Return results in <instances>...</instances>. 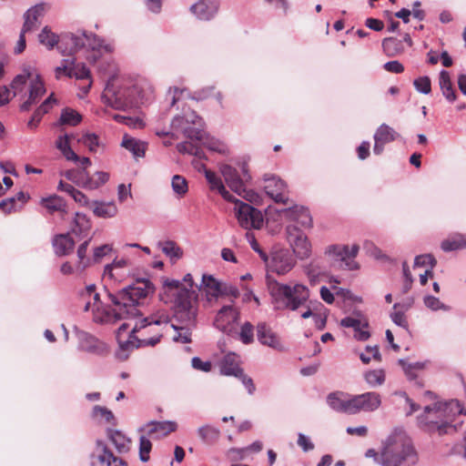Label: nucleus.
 <instances>
[{
  "instance_id": "obj_58",
  "label": "nucleus",
  "mask_w": 466,
  "mask_h": 466,
  "mask_svg": "<svg viewBox=\"0 0 466 466\" xmlns=\"http://www.w3.org/2000/svg\"><path fill=\"white\" fill-rule=\"evenodd\" d=\"M109 179V174L104 171H98L95 173L93 177H89V183L87 186V189H96L100 187L102 185L106 183Z\"/></svg>"
},
{
  "instance_id": "obj_26",
  "label": "nucleus",
  "mask_w": 466,
  "mask_h": 466,
  "mask_svg": "<svg viewBox=\"0 0 466 466\" xmlns=\"http://www.w3.org/2000/svg\"><path fill=\"white\" fill-rule=\"evenodd\" d=\"M294 266V259L286 252L275 253L270 262V268L272 270L279 275H283L290 271Z\"/></svg>"
},
{
  "instance_id": "obj_14",
  "label": "nucleus",
  "mask_w": 466,
  "mask_h": 466,
  "mask_svg": "<svg viewBox=\"0 0 466 466\" xmlns=\"http://www.w3.org/2000/svg\"><path fill=\"white\" fill-rule=\"evenodd\" d=\"M240 318L239 310L232 304L223 306L217 313L214 325L227 334L236 332Z\"/></svg>"
},
{
  "instance_id": "obj_59",
  "label": "nucleus",
  "mask_w": 466,
  "mask_h": 466,
  "mask_svg": "<svg viewBox=\"0 0 466 466\" xmlns=\"http://www.w3.org/2000/svg\"><path fill=\"white\" fill-rule=\"evenodd\" d=\"M72 73L71 77H76V79H90L91 74L90 70L86 67L84 63H76V59L74 58V66H71Z\"/></svg>"
},
{
  "instance_id": "obj_33",
  "label": "nucleus",
  "mask_w": 466,
  "mask_h": 466,
  "mask_svg": "<svg viewBox=\"0 0 466 466\" xmlns=\"http://www.w3.org/2000/svg\"><path fill=\"white\" fill-rule=\"evenodd\" d=\"M38 40L40 44L45 46L48 50L53 49L56 46L58 45V49L62 55H66V50L62 48L63 45H66L63 43V40L59 45V37L57 35L53 33L48 26H45L40 34L38 35Z\"/></svg>"
},
{
  "instance_id": "obj_1",
  "label": "nucleus",
  "mask_w": 466,
  "mask_h": 466,
  "mask_svg": "<svg viewBox=\"0 0 466 466\" xmlns=\"http://www.w3.org/2000/svg\"><path fill=\"white\" fill-rule=\"evenodd\" d=\"M154 291L155 287L149 279H139L116 293L108 292L107 297L113 306L108 315H112L115 319L137 316L139 310L137 307L143 305Z\"/></svg>"
},
{
  "instance_id": "obj_20",
  "label": "nucleus",
  "mask_w": 466,
  "mask_h": 466,
  "mask_svg": "<svg viewBox=\"0 0 466 466\" xmlns=\"http://www.w3.org/2000/svg\"><path fill=\"white\" fill-rule=\"evenodd\" d=\"M177 424L173 421H150L140 429L151 439H161L170 432L175 431Z\"/></svg>"
},
{
  "instance_id": "obj_30",
  "label": "nucleus",
  "mask_w": 466,
  "mask_h": 466,
  "mask_svg": "<svg viewBox=\"0 0 466 466\" xmlns=\"http://www.w3.org/2000/svg\"><path fill=\"white\" fill-rule=\"evenodd\" d=\"M121 146L128 150L135 158L144 157L147 149L146 141L125 135Z\"/></svg>"
},
{
  "instance_id": "obj_23",
  "label": "nucleus",
  "mask_w": 466,
  "mask_h": 466,
  "mask_svg": "<svg viewBox=\"0 0 466 466\" xmlns=\"http://www.w3.org/2000/svg\"><path fill=\"white\" fill-rule=\"evenodd\" d=\"M286 217L293 221L298 228H310L312 226V218L309 210L303 207L295 206L291 208L284 210Z\"/></svg>"
},
{
  "instance_id": "obj_47",
  "label": "nucleus",
  "mask_w": 466,
  "mask_h": 466,
  "mask_svg": "<svg viewBox=\"0 0 466 466\" xmlns=\"http://www.w3.org/2000/svg\"><path fill=\"white\" fill-rule=\"evenodd\" d=\"M159 247H160L162 252L166 256L170 258L171 260L176 261V260L179 259L183 255L182 249L174 241L167 240V241L160 242Z\"/></svg>"
},
{
  "instance_id": "obj_13",
  "label": "nucleus",
  "mask_w": 466,
  "mask_h": 466,
  "mask_svg": "<svg viewBox=\"0 0 466 466\" xmlns=\"http://www.w3.org/2000/svg\"><path fill=\"white\" fill-rule=\"evenodd\" d=\"M286 233L294 255L300 260L309 258L312 246L308 237L296 225H288Z\"/></svg>"
},
{
  "instance_id": "obj_55",
  "label": "nucleus",
  "mask_w": 466,
  "mask_h": 466,
  "mask_svg": "<svg viewBox=\"0 0 466 466\" xmlns=\"http://www.w3.org/2000/svg\"><path fill=\"white\" fill-rule=\"evenodd\" d=\"M42 205L50 212L65 211L66 203L64 199L58 196H52L42 199Z\"/></svg>"
},
{
  "instance_id": "obj_62",
  "label": "nucleus",
  "mask_w": 466,
  "mask_h": 466,
  "mask_svg": "<svg viewBox=\"0 0 466 466\" xmlns=\"http://www.w3.org/2000/svg\"><path fill=\"white\" fill-rule=\"evenodd\" d=\"M205 147L210 151L218 152L221 155H228L229 150L228 146L215 138L208 139L204 142Z\"/></svg>"
},
{
  "instance_id": "obj_44",
  "label": "nucleus",
  "mask_w": 466,
  "mask_h": 466,
  "mask_svg": "<svg viewBox=\"0 0 466 466\" xmlns=\"http://www.w3.org/2000/svg\"><path fill=\"white\" fill-rule=\"evenodd\" d=\"M55 103L56 100L53 98V96L51 95L36 109L32 118L28 121V127L31 128H35L37 126V123L40 121L42 116L46 114Z\"/></svg>"
},
{
  "instance_id": "obj_50",
  "label": "nucleus",
  "mask_w": 466,
  "mask_h": 466,
  "mask_svg": "<svg viewBox=\"0 0 466 466\" xmlns=\"http://www.w3.org/2000/svg\"><path fill=\"white\" fill-rule=\"evenodd\" d=\"M129 326L130 325L128 323L125 322L117 329L116 337L119 348L122 351L129 350L135 348L136 340L135 338H131V334L129 335L127 339H122V335L127 330Z\"/></svg>"
},
{
  "instance_id": "obj_16",
  "label": "nucleus",
  "mask_w": 466,
  "mask_h": 466,
  "mask_svg": "<svg viewBox=\"0 0 466 466\" xmlns=\"http://www.w3.org/2000/svg\"><path fill=\"white\" fill-rule=\"evenodd\" d=\"M264 189L275 202L286 204L288 197L286 195V184L283 180L271 174H265L263 177Z\"/></svg>"
},
{
  "instance_id": "obj_2",
  "label": "nucleus",
  "mask_w": 466,
  "mask_h": 466,
  "mask_svg": "<svg viewBox=\"0 0 466 466\" xmlns=\"http://www.w3.org/2000/svg\"><path fill=\"white\" fill-rule=\"evenodd\" d=\"M198 311V293L187 288L176 295L171 327L175 330L173 340L179 343L191 342L192 330L197 326Z\"/></svg>"
},
{
  "instance_id": "obj_37",
  "label": "nucleus",
  "mask_w": 466,
  "mask_h": 466,
  "mask_svg": "<svg viewBox=\"0 0 466 466\" xmlns=\"http://www.w3.org/2000/svg\"><path fill=\"white\" fill-rule=\"evenodd\" d=\"M62 175L76 186L87 189L89 176L85 168L69 169L65 171Z\"/></svg>"
},
{
  "instance_id": "obj_39",
  "label": "nucleus",
  "mask_w": 466,
  "mask_h": 466,
  "mask_svg": "<svg viewBox=\"0 0 466 466\" xmlns=\"http://www.w3.org/2000/svg\"><path fill=\"white\" fill-rule=\"evenodd\" d=\"M107 436L119 453L129 451L130 440L117 430H108Z\"/></svg>"
},
{
  "instance_id": "obj_57",
  "label": "nucleus",
  "mask_w": 466,
  "mask_h": 466,
  "mask_svg": "<svg viewBox=\"0 0 466 466\" xmlns=\"http://www.w3.org/2000/svg\"><path fill=\"white\" fill-rule=\"evenodd\" d=\"M147 435H141L139 438V459L143 462H147L149 460V453L152 449V443Z\"/></svg>"
},
{
  "instance_id": "obj_36",
  "label": "nucleus",
  "mask_w": 466,
  "mask_h": 466,
  "mask_svg": "<svg viewBox=\"0 0 466 466\" xmlns=\"http://www.w3.org/2000/svg\"><path fill=\"white\" fill-rule=\"evenodd\" d=\"M439 85L443 96L451 103L454 102L457 98L455 90L453 88L451 76L448 71L441 70L439 76Z\"/></svg>"
},
{
  "instance_id": "obj_35",
  "label": "nucleus",
  "mask_w": 466,
  "mask_h": 466,
  "mask_svg": "<svg viewBox=\"0 0 466 466\" xmlns=\"http://www.w3.org/2000/svg\"><path fill=\"white\" fill-rule=\"evenodd\" d=\"M90 241L91 238L85 240L77 248V262L76 263V271L77 274H82L88 267L92 265V257L90 258L86 256Z\"/></svg>"
},
{
  "instance_id": "obj_60",
  "label": "nucleus",
  "mask_w": 466,
  "mask_h": 466,
  "mask_svg": "<svg viewBox=\"0 0 466 466\" xmlns=\"http://www.w3.org/2000/svg\"><path fill=\"white\" fill-rule=\"evenodd\" d=\"M360 358L361 361L365 364H368L371 359L380 361L381 355L380 353L378 346H367L365 352H361L360 354Z\"/></svg>"
},
{
  "instance_id": "obj_19",
  "label": "nucleus",
  "mask_w": 466,
  "mask_h": 466,
  "mask_svg": "<svg viewBox=\"0 0 466 466\" xmlns=\"http://www.w3.org/2000/svg\"><path fill=\"white\" fill-rule=\"evenodd\" d=\"M77 337L79 348L82 350L96 355H102L107 351L106 344L89 333L81 331Z\"/></svg>"
},
{
  "instance_id": "obj_28",
  "label": "nucleus",
  "mask_w": 466,
  "mask_h": 466,
  "mask_svg": "<svg viewBox=\"0 0 466 466\" xmlns=\"http://www.w3.org/2000/svg\"><path fill=\"white\" fill-rule=\"evenodd\" d=\"M220 373L225 376H238L243 370L239 367V357L235 353L224 356L219 364Z\"/></svg>"
},
{
  "instance_id": "obj_42",
  "label": "nucleus",
  "mask_w": 466,
  "mask_h": 466,
  "mask_svg": "<svg viewBox=\"0 0 466 466\" xmlns=\"http://www.w3.org/2000/svg\"><path fill=\"white\" fill-rule=\"evenodd\" d=\"M363 411L370 412L379 409L381 404L380 395L374 391L360 394Z\"/></svg>"
},
{
  "instance_id": "obj_48",
  "label": "nucleus",
  "mask_w": 466,
  "mask_h": 466,
  "mask_svg": "<svg viewBox=\"0 0 466 466\" xmlns=\"http://www.w3.org/2000/svg\"><path fill=\"white\" fill-rule=\"evenodd\" d=\"M91 228L88 218L82 213H76L74 219V226L72 228V233L75 235H81L87 232Z\"/></svg>"
},
{
  "instance_id": "obj_29",
  "label": "nucleus",
  "mask_w": 466,
  "mask_h": 466,
  "mask_svg": "<svg viewBox=\"0 0 466 466\" xmlns=\"http://www.w3.org/2000/svg\"><path fill=\"white\" fill-rule=\"evenodd\" d=\"M55 254L59 257L66 256L73 251L75 241L70 234L56 235L52 241Z\"/></svg>"
},
{
  "instance_id": "obj_24",
  "label": "nucleus",
  "mask_w": 466,
  "mask_h": 466,
  "mask_svg": "<svg viewBox=\"0 0 466 466\" xmlns=\"http://www.w3.org/2000/svg\"><path fill=\"white\" fill-rule=\"evenodd\" d=\"M303 271L312 285L319 282V279L327 276L329 272L328 267L319 258H314L309 264L305 265Z\"/></svg>"
},
{
  "instance_id": "obj_64",
  "label": "nucleus",
  "mask_w": 466,
  "mask_h": 466,
  "mask_svg": "<svg viewBox=\"0 0 466 466\" xmlns=\"http://www.w3.org/2000/svg\"><path fill=\"white\" fill-rule=\"evenodd\" d=\"M112 246L109 244H104L95 248L93 250L92 263L100 262L104 257L112 251Z\"/></svg>"
},
{
  "instance_id": "obj_61",
  "label": "nucleus",
  "mask_w": 466,
  "mask_h": 466,
  "mask_svg": "<svg viewBox=\"0 0 466 466\" xmlns=\"http://www.w3.org/2000/svg\"><path fill=\"white\" fill-rule=\"evenodd\" d=\"M424 305L433 310V311H437V310H444V311H448L450 310V307L445 305L444 303H442L438 298L434 297V296H431V295H427L424 297Z\"/></svg>"
},
{
  "instance_id": "obj_32",
  "label": "nucleus",
  "mask_w": 466,
  "mask_h": 466,
  "mask_svg": "<svg viewBox=\"0 0 466 466\" xmlns=\"http://www.w3.org/2000/svg\"><path fill=\"white\" fill-rule=\"evenodd\" d=\"M197 434L202 443L213 445L220 438V430L211 424H204L198 428Z\"/></svg>"
},
{
  "instance_id": "obj_9",
  "label": "nucleus",
  "mask_w": 466,
  "mask_h": 466,
  "mask_svg": "<svg viewBox=\"0 0 466 466\" xmlns=\"http://www.w3.org/2000/svg\"><path fill=\"white\" fill-rule=\"evenodd\" d=\"M63 43L69 46V55H72L86 46L98 53H110L114 49L111 44L105 43L104 39L93 33H87L86 31L66 35L63 36Z\"/></svg>"
},
{
  "instance_id": "obj_18",
  "label": "nucleus",
  "mask_w": 466,
  "mask_h": 466,
  "mask_svg": "<svg viewBox=\"0 0 466 466\" xmlns=\"http://www.w3.org/2000/svg\"><path fill=\"white\" fill-rule=\"evenodd\" d=\"M340 325L345 328H351L354 331V338L358 340H367L370 338V332L368 331V320L360 317H346L340 320Z\"/></svg>"
},
{
  "instance_id": "obj_11",
  "label": "nucleus",
  "mask_w": 466,
  "mask_h": 466,
  "mask_svg": "<svg viewBox=\"0 0 466 466\" xmlns=\"http://www.w3.org/2000/svg\"><path fill=\"white\" fill-rule=\"evenodd\" d=\"M171 125L173 128L180 130L191 140L200 141L204 137V122L195 111H188L183 116H175Z\"/></svg>"
},
{
  "instance_id": "obj_38",
  "label": "nucleus",
  "mask_w": 466,
  "mask_h": 466,
  "mask_svg": "<svg viewBox=\"0 0 466 466\" xmlns=\"http://www.w3.org/2000/svg\"><path fill=\"white\" fill-rule=\"evenodd\" d=\"M441 248L445 252L466 248V234H454L444 239Z\"/></svg>"
},
{
  "instance_id": "obj_41",
  "label": "nucleus",
  "mask_w": 466,
  "mask_h": 466,
  "mask_svg": "<svg viewBox=\"0 0 466 466\" xmlns=\"http://www.w3.org/2000/svg\"><path fill=\"white\" fill-rule=\"evenodd\" d=\"M328 405L334 410L347 413L348 397L342 392H332L327 397Z\"/></svg>"
},
{
  "instance_id": "obj_10",
  "label": "nucleus",
  "mask_w": 466,
  "mask_h": 466,
  "mask_svg": "<svg viewBox=\"0 0 466 466\" xmlns=\"http://www.w3.org/2000/svg\"><path fill=\"white\" fill-rule=\"evenodd\" d=\"M219 171L223 176L225 182L232 191L244 198L248 200L251 199L252 193L247 191L245 186L246 183L251 179V176L246 163L241 165L242 175L239 174L237 168L228 164H221L219 166Z\"/></svg>"
},
{
  "instance_id": "obj_15",
  "label": "nucleus",
  "mask_w": 466,
  "mask_h": 466,
  "mask_svg": "<svg viewBox=\"0 0 466 466\" xmlns=\"http://www.w3.org/2000/svg\"><path fill=\"white\" fill-rule=\"evenodd\" d=\"M90 466H127V462L114 455L103 441L97 440L90 457Z\"/></svg>"
},
{
  "instance_id": "obj_49",
  "label": "nucleus",
  "mask_w": 466,
  "mask_h": 466,
  "mask_svg": "<svg viewBox=\"0 0 466 466\" xmlns=\"http://www.w3.org/2000/svg\"><path fill=\"white\" fill-rule=\"evenodd\" d=\"M92 418L98 422L112 423L115 420L113 412L106 407L96 405L92 410Z\"/></svg>"
},
{
  "instance_id": "obj_43",
  "label": "nucleus",
  "mask_w": 466,
  "mask_h": 466,
  "mask_svg": "<svg viewBox=\"0 0 466 466\" xmlns=\"http://www.w3.org/2000/svg\"><path fill=\"white\" fill-rule=\"evenodd\" d=\"M399 134L387 124H381L376 130L373 138L379 142L388 144L394 141Z\"/></svg>"
},
{
  "instance_id": "obj_63",
  "label": "nucleus",
  "mask_w": 466,
  "mask_h": 466,
  "mask_svg": "<svg viewBox=\"0 0 466 466\" xmlns=\"http://www.w3.org/2000/svg\"><path fill=\"white\" fill-rule=\"evenodd\" d=\"M239 339L244 344H249L253 341L254 338V327L250 322H245L241 328L240 331L238 333Z\"/></svg>"
},
{
  "instance_id": "obj_27",
  "label": "nucleus",
  "mask_w": 466,
  "mask_h": 466,
  "mask_svg": "<svg viewBox=\"0 0 466 466\" xmlns=\"http://www.w3.org/2000/svg\"><path fill=\"white\" fill-rule=\"evenodd\" d=\"M201 287L208 302L217 301L220 297L221 282L212 275L202 276Z\"/></svg>"
},
{
  "instance_id": "obj_54",
  "label": "nucleus",
  "mask_w": 466,
  "mask_h": 466,
  "mask_svg": "<svg viewBox=\"0 0 466 466\" xmlns=\"http://www.w3.org/2000/svg\"><path fill=\"white\" fill-rule=\"evenodd\" d=\"M128 265V261L125 258L114 259L112 263L106 264L104 268V277L110 279H116L117 276L115 270H120Z\"/></svg>"
},
{
  "instance_id": "obj_45",
  "label": "nucleus",
  "mask_w": 466,
  "mask_h": 466,
  "mask_svg": "<svg viewBox=\"0 0 466 466\" xmlns=\"http://www.w3.org/2000/svg\"><path fill=\"white\" fill-rule=\"evenodd\" d=\"M382 48L388 56H395L404 51L402 41L394 37H387L382 41Z\"/></svg>"
},
{
  "instance_id": "obj_51",
  "label": "nucleus",
  "mask_w": 466,
  "mask_h": 466,
  "mask_svg": "<svg viewBox=\"0 0 466 466\" xmlns=\"http://www.w3.org/2000/svg\"><path fill=\"white\" fill-rule=\"evenodd\" d=\"M81 115L72 108H65L61 112L60 123L63 125L75 127L78 125L81 122Z\"/></svg>"
},
{
  "instance_id": "obj_17",
  "label": "nucleus",
  "mask_w": 466,
  "mask_h": 466,
  "mask_svg": "<svg viewBox=\"0 0 466 466\" xmlns=\"http://www.w3.org/2000/svg\"><path fill=\"white\" fill-rule=\"evenodd\" d=\"M330 260V265L333 267H342L345 265L347 269L357 268V263L354 261H348L349 247L342 245H330L327 247L324 252Z\"/></svg>"
},
{
  "instance_id": "obj_12",
  "label": "nucleus",
  "mask_w": 466,
  "mask_h": 466,
  "mask_svg": "<svg viewBox=\"0 0 466 466\" xmlns=\"http://www.w3.org/2000/svg\"><path fill=\"white\" fill-rule=\"evenodd\" d=\"M235 214L239 226L245 229H259L263 226L261 211L234 198Z\"/></svg>"
},
{
  "instance_id": "obj_5",
  "label": "nucleus",
  "mask_w": 466,
  "mask_h": 466,
  "mask_svg": "<svg viewBox=\"0 0 466 466\" xmlns=\"http://www.w3.org/2000/svg\"><path fill=\"white\" fill-rule=\"evenodd\" d=\"M268 291L275 309L296 311L306 306L309 299V288L300 283H280L270 281Z\"/></svg>"
},
{
  "instance_id": "obj_53",
  "label": "nucleus",
  "mask_w": 466,
  "mask_h": 466,
  "mask_svg": "<svg viewBox=\"0 0 466 466\" xmlns=\"http://www.w3.org/2000/svg\"><path fill=\"white\" fill-rule=\"evenodd\" d=\"M171 187L173 192L178 197H184L188 191V185L187 179L180 176L175 175L171 179Z\"/></svg>"
},
{
  "instance_id": "obj_46",
  "label": "nucleus",
  "mask_w": 466,
  "mask_h": 466,
  "mask_svg": "<svg viewBox=\"0 0 466 466\" xmlns=\"http://www.w3.org/2000/svg\"><path fill=\"white\" fill-rule=\"evenodd\" d=\"M77 142L88 148L91 153H96L103 147L99 137L95 133L86 132L77 139Z\"/></svg>"
},
{
  "instance_id": "obj_3",
  "label": "nucleus",
  "mask_w": 466,
  "mask_h": 466,
  "mask_svg": "<svg viewBox=\"0 0 466 466\" xmlns=\"http://www.w3.org/2000/svg\"><path fill=\"white\" fill-rule=\"evenodd\" d=\"M142 88L131 79L112 76L102 94L103 102L117 110H127L143 102Z\"/></svg>"
},
{
  "instance_id": "obj_52",
  "label": "nucleus",
  "mask_w": 466,
  "mask_h": 466,
  "mask_svg": "<svg viewBox=\"0 0 466 466\" xmlns=\"http://www.w3.org/2000/svg\"><path fill=\"white\" fill-rule=\"evenodd\" d=\"M177 149L181 154H189L196 156L199 158L204 157L202 149L192 141H185L177 145Z\"/></svg>"
},
{
  "instance_id": "obj_25",
  "label": "nucleus",
  "mask_w": 466,
  "mask_h": 466,
  "mask_svg": "<svg viewBox=\"0 0 466 466\" xmlns=\"http://www.w3.org/2000/svg\"><path fill=\"white\" fill-rule=\"evenodd\" d=\"M45 11V5L39 4L35 6L29 8L24 15L25 23L23 25L22 30L23 34H26L27 32H31L38 27L39 25V18L43 15Z\"/></svg>"
},
{
  "instance_id": "obj_21",
  "label": "nucleus",
  "mask_w": 466,
  "mask_h": 466,
  "mask_svg": "<svg viewBox=\"0 0 466 466\" xmlns=\"http://www.w3.org/2000/svg\"><path fill=\"white\" fill-rule=\"evenodd\" d=\"M219 0H199L190 7V11L200 20L208 21L218 11Z\"/></svg>"
},
{
  "instance_id": "obj_6",
  "label": "nucleus",
  "mask_w": 466,
  "mask_h": 466,
  "mask_svg": "<svg viewBox=\"0 0 466 466\" xmlns=\"http://www.w3.org/2000/svg\"><path fill=\"white\" fill-rule=\"evenodd\" d=\"M461 412L462 408L457 400L447 403L436 402L432 406H426L418 420L420 426L426 428L427 431L443 435L453 430L451 425L453 417Z\"/></svg>"
},
{
  "instance_id": "obj_56",
  "label": "nucleus",
  "mask_w": 466,
  "mask_h": 466,
  "mask_svg": "<svg viewBox=\"0 0 466 466\" xmlns=\"http://www.w3.org/2000/svg\"><path fill=\"white\" fill-rule=\"evenodd\" d=\"M365 380L371 387H377L385 381V372L383 370H373L365 373Z\"/></svg>"
},
{
  "instance_id": "obj_31",
  "label": "nucleus",
  "mask_w": 466,
  "mask_h": 466,
  "mask_svg": "<svg viewBox=\"0 0 466 466\" xmlns=\"http://www.w3.org/2000/svg\"><path fill=\"white\" fill-rule=\"evenodd\" d=\"M89 208L96 217L102 218H111L118 213V208L114 202L93 201Z\"/></svg>"
},
{
  "instance_id": "obj_8",
  "label": "nucleus",
  "mask_w": 466,
  "mask_h": 466,
  "mask_svg": "<svg viewBox=\"0 0 466 466\" xmlns=\"http://www.w3.org/2000/svg\"><path fill=\"white\" fill-rule=\"evenodd\" d=\"M27 81L30 82L29 96L27 100L21 105V109L23 111L29 110L30 106L36 103L46 92L44 83L40 79L39 76L30 68H27L25 69L22 74L17 75L12 81L11 88L14 92V96H17L24 90Z\"/></svg>"
},
{
  "instance_id": "obj_22",
  "label": "nucleus",
  "mask_w": 466,
  "mask_h": 466,
  "mask_svg": "<svg viewBox=\"0 0 466 466\" xmlns=\"http://www.w3.org/2000/svg\"><path fill=\"white\" fill-rule=\"evenodd\" d=\"M257 337L263 345L277 350L284 349L277 334L265 322H260L257 325Z\"/></svg>"
},
{
  "instance_id": "obj_34",
  "label": "nucleus",
  "mask_w": 466,
  "mask_h": 466,
  "mask_svg": "<svg viewBox=\"0 0 466 466\" xmlns=\"http://www.w3.org/2000/svg\"><path fill=\"white\" fill-rule=\"evenodd\" d=\"M205 177L211 190H217L227 201H234V197L227 190L221 178L215 172L206 170Z\"/></svg>"
},
{
  "instance_id": "obj_4",
  "label": "nucleus",
  "mask_w": 466,
  "mask_h": 466,
  "mask_svg": "<svg viewBox=\"0 0 466 466\" xmlns=\"http://www.w3.org/2000/svg\"><path fill=\"white\" fill-rule=\"evenodd\" d=\"M381 466H413L417 452L410 439L402 431H394L383 441L380 452Z\"/></svg>"
},
{
  "instance_id": "obj_7",
  "label": "nucleus",
  "mask_w": 466,
  "mask_h": 466,
  "mask_svg": "<svg viewBox=\"0 0 466 466\" xmlns=\"http://www.w3.org/2000/svg\"><path fill=\"white\" fill-rule=\"evenodd\" d=\"M169 322L168 316L165 314L154 315L137 321L131 330V338H135V348L155 346L159 342L162 333L156 327L167 325Z\"/></svg>"
},
{
  "instance_id": "obj_40",
  "label": "nucleus",
  "mask_w": 466,
  "mask_h": 466,
  "mask_svg": "<svg viewBox=\"0 0 466 466\" xmlns=\"http://www.w3.org/2000/svg\"><path fill=\"white\" fill-rule=\"evenodd\" d=\"M81 297L86 299V303L84 307L85 311L99 309L98 303L100 301L99 294L96 292V286L91 284L88 285L85 290L81 292Z\"/></svg>"
}]
</instances>
